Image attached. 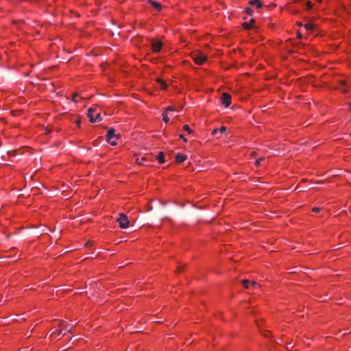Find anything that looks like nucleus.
<instances>
[{
    "label": "nucleus",
    "instance_id": "2",
    "mask_svg": "<svg viewBox=\"0 0 351 351\" xmlns=\"http://www.w3.org/2000/svg\"><path fill=\"white\" fill-rule=\"evenodd\" d=\"M117 221L119 223L121 228H127L130 226V221L127 216L123 213H119V217L117 218Z\"/></svg>",
    "mask_w": 351,
    "mask_h": 351
},
{
    "label": "nucleus",
    "instance_id": "4",
    "mask_svg": "<svg viewBox=\"0 0 351 351\" xmlns=\"http://www.w3.org/2000/svg\"><path fill=\"white\" fill-rule=\"evenodd\" d=\"M162 46V43L160 40H153L152 41V49L154 52L157 53V52L160 51Z\"/></svg>",
    "mask_w": 351,
    "mask_h": 351
},
{
    "label": "nucleus",
    "instance_id": "37",
    "mask_svg": "<svg viewBox=\"0 0 351 351\" xmlns=\"http://www.w3.org/2000/svg\"><path fill=\"white\" fill-rule=\"evenodd\" d=\"M292 348H293V346H290V344L287 346V349Z\"/></svg>",
    "mask_w": 351,
    "mask_h": 351
},
{
    "label": "nucleus",
    "instance_id": "19",
    "mask_svg": "<svg viewBox=\"0 0 351 351\" xmlns=\"http://www.w3.org/2000/svg\"><path fill=\"white\" fill-rule=\"evenodd\" d=\"M264 160V158L261 157V158H258L256 160V162H255V165L256 167H258L261 165V161H263Z\"/></svg>",
    "mask_w": 351,
    "mask_h": 351
},
{
    "label": "nucleus",
    "instance_id": "34",
    "mask_svg": "<svg viewBox=\"0 0 351 351\" xmlns=\"http://www.w3.org/2000/svg\"><path fill=\"white\" fill-rule=\"evenodd\" d=\"M182 271V268L181 267H178L177 268V271H178V272H180V271Z\"/></svg>",
    "mask_w": 351,
    "mask_h": 351
},
{
    "label": "nucleus",
    "instance_id": "23",
    "mask_svg": "<svg viewBox=\"0 0 351 351\" xmlns=\"http://www.w3.org/2000/svg\"><path fill=\"white\" fill-rule=\"evenodd\" d=\"M306 6H307V8H308V9H311V8H312L313 5H312V3H311V1H307V2L306 3Z\"/></svg>",
    "mask_w": 351,
    "mask_h": 351
},
{
    "label": "nucleus",
    "instance_id": "38",
    "mask_svg": "<svg viewBox=\"0 0 351 351\" xmlns=\"http://www.w3.org/2000/svg\"><path fill=\"white\" fill-rule=\"evenodd\" d=\"M67 332L71 333V330L69 329V330H67Z\"/></svg>",
    "mask_w": 351,
    "mask_h": 351
},
{
    "label": "nucleus",
    "instance_id": "14",
    "mask_svg": "<svg viewBox=\"0 0 351 351\" xmlns=\"http://www.w3.org/2000/svg\"><path fill=\"white\" fill-rule=\"evenodd\" d=\"M254 23V19H251L250 20V23H243V27L245 28V29H250L251 28V23Z\"/></svg>",
    "mask_w": 351,
    "mask_h": 351
},
{
    "label": "nucleus",
    "instance_id": "17",
    "mask_svg": "<svg viewBox=\"0 0 351 351\" xmlns=\"http://www.w3.org/2000/svg\"><path fill=\"white\" fill-rule=\"evenodd\" d=\"M162 119H163L164 122H165V123H168L169 121V119L167 116V113L165 112L162 114Z\"/></svg>",
    "mask_w": 351,
    "mask_h": 351
},
{
    "label": "nucleus",
    "instance_id": "35",
    "mask_svg": "<svg viewBox=\"0 0 351 351\" xmlns=\"http://www.w3.org/2000/svg\"><path fill=\"white\" fill-rule=\"evenodd\" d=\"M340 84L342 85V86H344L346 84V82L342 80L340 82Z\"/></svg>",
    "mask_w": 351,
    "mask_h": 351
},
{
    "label": "nucleus",
    "instance_id": "22",
    "mask_svg": "<svg viewBox=\"0 0 351 351\" xmlns=\"http://www.w3.org/2000/svg\"><path fill=\"white\" fill-rule=\"evenodd\" d=\"M107 141H108V142L110 144H111V145H113V146H114V145H117V142H116V141H112V139H108V140H107Z\"/></svg>",
    "mask_w": 351,
    "mask_h": 351
},
{
    "label": "nucleus",
    "instance_id": "20",
    "mask_svg": "<svg viewBox=\"0 0 351 351\" xmlns=\"http://www.w3.org/2000/svg\"><path fill=\"white\" fill-rule=\"evenodd\" d=\"M173 110H175L174 107H173V106H168V107L166 108V110H165V112H167H167H169V111H173Z\"/></svg>",
    "mask_w": 351,
    "mask_h": 351
},
{
    "label": "nucleus",
    "instance_id": "32",
    "mask_svg": "<svg viewBox=\"0 0 351 351\" xmlns=\"http://www.w3.org/2000/svg\"><path fill=\"white\" fill-rule=\"evenodd\" d=\"M77 95H78L77 94H73V95L72 100H73V101L76 102V101H75V97H77Z\"/></svg>",
    "mask_w": 351,
    "mask_h": 351
},
{
    "label": "nucleus",
    "instance_id": "5",
    "mask_svg": "<svg viewBox=\"0 0 351 351\" xmlns=\"http://www.w3.org/2000/svg\"><path fill=\"white\" fill-rule=\"evenodd\" d=\"M119 136L115 134V130L113 128H110L107 134V140L112 138H118Z\"/></svg>",
    "mask_w": 351,
    "mask_h": 351
},
{
    "label": "nucleus",
    "instance_id": "12",
    "mask_svg": "<svg viewBox=\"0 0 351 351\" xmlns=\"http://www.w3.org/2000/svg\"><path fill=\"white\" fill-rule=\"evenodd\" d=\"M304 26V28L308 31L312 30L314 27V25L311 23H308L305 24Z\"/></svg>",
    "mask_w": 351,
    "mask_h": 351
},
{
    "label": "nucleus",
    "instance_id": "29",
    "mask_svg": "<svg viewBox=\"0 0 351 351\" xmlns=\"http://www.w3.org/2000/svg\"><path fill=\"white\" fill-rule=\"evenodd\" d=\"M179 137L180 138H182L184 142H186L187 141V139L186 138H184V135L183 134H180Z\"/></svg>",
    "mask_w": 351,
    "mask_h": 351
},
{
    "label": "nucleus",
    "instance_id": "40",
    "mask_svg": "<svg viewBox=\"0 0 351 351\" xmlns=\"http://www.w3.org/2000/svg\"><path fill=\"white\" fill-rule=\"evenodd\" d=\"M350 108H351V104H350Z\"/></svg>",
    "mask_w": 351,
    "mask_h": 351
},
{
    "label": "nucleus",
    "instance_id": "10",
    "mask_svg": "<svg viewBox=\"0 0 351 351\" xmlns=\"http://www.w3.org/2000/svg\"><path fill=\"white\" fill-rule=\"evenodd\" d=\"M156 81H157V82L158 84H160L161 88L165 89V88H167V83L164 80H162V79L158 78V79L156 80Z\"/></svg>",
    "mask_w": 351,
    "mask_h": 351
},
{
    "label": "nucleus",
    "instance_id": "15",
    "mask_svg": "<svg viewBox=\"0 0 351 351\" xmlns=\"http://www.w3.org/2000/svg\"><path fill=\"white\" fill-rule=\"evenodd\" d=\"M95 112V109L90 108L88 110V116L90 118V121L91 120V117H93V112Z\"/></svg>",
    "mask_w": 351,
    "mask_h": 351
},
{
    "label": "nucleus",
    "instance_id": "26",
    "mask_svg": "<svg viewBox=\"0 0 351 351\" xmlns=\"http://www.w3.org/2000/svg\"><path fill=\"white\" fill-rule=\"evenodd\" d=\"M57 334L58 336L62 334V330H56L53 334Z\"/></svg>",
    "mask_w": 351,
    "mask_h": 351
},
{
    "label": "nucleus",
    "instance_id": "36",
    "mask_svg": "<svg viewBox=\"0 0 351 351\" xmlns=\"http://www.w3.org/2000/svg\"><path fill=\"white\" fill-rule=\"evenodd\" d=\"M251 156H252V157H254V156H256V153L255 152H252V153L251 154Z\"/></svg>",
    "mask_w": 351,
    "mask_h": 351
},
{
    "label": "nucleus",
    "instance_id": "11",
    "mask_svg": "<svg viewBox=\"0 0 351 351\" xmlns=\"http://www.w3.org/2000/svg\"><path fill=\"white\" fill-rule=\"evenodd\" d=\"M101 120V114L99 113H97L95 116V117H91V123H95L97 121H100Z\"/></svg>",
    "mask_w": 351,
    "mask_h": 351
},
{
    "label": "nucleus",
    "instance_id": "13",
    "mask_svg": "<svg viewBox=\"0 0 351 351\" xmlns=\"http://www.w3.org/2000/svg\"><path fill=\"white\" fill-rule=\"evenodd\" d=\"M250 281L248 280H243L241 281L242 285L246 289H248L250 287Z\"/></svg>",
    "mask_w": 351,
    "mask_h": 351
},
{
    "label": "nucleus",
    "instance_id": "7",
    "mask_svg": "<svg viewBox=\"0 0 351 351\" xmlns=\"http://www.w3.org/2000/svg\"><path fill=\"white\" fill-rule=\"evenodd\" d=\"M187 158L186 156L183 154H177L176 156V161L178 163L184 162Z\"/></svg>",
    "mask_w": 351,
    "mask_h": 351
},
{
    "label": "nucleus",
    "instance_id": "6",
    "mask_svg": "<svg viewBox=\"0 0 351 351\" xmlns=\"http://www.w3.org/2000/svg\"><path fill=\"white\" fill-rule=\"evenodd\" d=\"M149 3H150V5L152 6H153L157 11H160L162 10V5L158 3V2H156V1H152V0H149Z\"/></svg>",
    "mask_w": 351,
    "mask_h": 351
},
{
    "label": "nucleus",
    "instance_id": "24",
    "mask_svg": "<svg viewBox=\"0 0 351 351\" xmlns=\"http://www.w3.org/2000/svg\"><path fill=\"white\" fill-rule=\"evenodd\" d=\"M145 160V158H141V160L139 158H136V162L138 163L139 165H142V161Z\"/></svg>",
    "mask_w": 351,
    "mask_h": 351
},
{
    "label": "nucleus",
    "instance_id": "16",
    "mask_svg": "<svg viewBox=\"0 0 351 351\" xmlns=\"http://www.w3.org/2000/svg\"><path fill=\"white\" fill-rule=\"evenodd\" d=\"M183 129L187 132L189 134H192L193 132V131L192 130L190 129L189 126L188 125H184L183 126Z\"/></svg>",
    "mask_w": 351,
    "mask_h": 351
},
{
    "label": "nucleus",
    "instance_id": "31",
    "mask_svg": "<svg viewBox=\"0 0 351 351\" xmlns=\"http://www.w3.org/2000/svg\"><path fill=\"white\" fill-rule=\"evenodd\" d=\"M64 324H65V322L62 320L59 322L58 326H64Z\"/></svg>",
    "mask_w": 351,
    "mask_h": 351
},
{
    "label": "nucleus",
    "instance_id": "33",
    "mask_svg": "<svg viewBox=\"0 0 351 351\" xmlns=\"http://www.w3.org/2000/svg\"><path fill=\"white\" fill-rule=\"evenodd\" d=\"M75 123H76V125H77V126H80V123H81L80 120H77V121H75Z\"/></svg>",
    "mask_w": 351,
    "mask_h": 351
},
{
    "label": "nucleus",
    "instance_id": "39",
    "mask_svg": "<svg viewBox=\"0 0 351 351\" xmlns=\"http://www.w3.org/2000/svg\"><path fill=\"white\" fill-rule=\"evenodd\" d=\"M298 37H299V38H301V37H302V36H301V34H298Z\"/></svg>",
    "mask_w": 351,
    "mask_h": 351
},
{
    "label": "nucleus",
    "instance_id": "28",
    "mask_svg": "<svg viewBox=\"0 0 351 351\" xmlns=\"http://www.w3.org/2000/svg\"><path fill=\"white\" fill-rule=\"evenodd\" d=\"M320 210H321V208H317V207H316V208H314L313 209V211L314 213H318V212H319Z\"/></svg>",
    "mask_w": 351,
    "mask_h": 351
},
{
    "label": "nucleus",
    "instance_id": "21",
    "mask_svg": "<svg viewBox=\"0 0 351 351\" xmlns=\"http://www.w3.org/2000/svg\"><path fill=\"white\" fill-rule=\"evenodd\" d=\"M218 130L220 133H223L226 131V128L225 126H221Z\"/></svg>",
    "mask_w": 351,
    "mask_h": 351
},
{
    "label": "nucleus",
    "instance_id": "27",
    "mask_svg": "<svg viewBox=\"0 0 351 351\" xmlns=\"http://www.w3.org/2000/svg\"><path fill=\"white\" fill-rule=\"evenodd\" d=\"M219 132V130L218 129H214L213 131H212V134L213 135H216L217 133Z\"/></svg>",
    "mask_w": 351,
    "mask_h": 351
},
{
    "label": "nucleus",
    "instance_id": "30",
    "mask_svg": "<svg viewBox=\"0 0 351 351\" xmlns=\"http://www.w3.org/2000/svg\"><path fill=\"white\" fill-rule=\"evenodd\" d=\"M339 89L342 91L343 93H347V90L346 88H339Z\"/></svg>",
    "mask_w": 351,
    "mask_h": 351
},
{
    "label": "nucleus",
    "instance_id": "3",
    "mask_svg": "<svg viewBox=\"0 0 351 351\" xmlns=\"http://www.w3.org/2000/svg\"><path fill=\"white\" fill-rule=\"evenodd\" d=\"M222 104L228 107L231 104V96L226 93H223L221 97Z\"/></svg>",
    "mask_w": 351,
    "mask_h": 351
},
{
    "label": "nucleus",
    "instance_id": "18",
    "mask_svg": "<svg viewBox=\"0 0 351 351\" xmlns=\"http://www.w3.org/2000/svg\"><path fill=\"white\" fill-rule=\"evenodd\" d=\"M250 284L254 288H256V287H261V285L259 284H258L255 281H250Z\"/></svg>",
    "mask_w": 351,
    "mask_h": 351
},
{
    "label": "nucleus",
    "instance_id": "9",
    "mask_svg": "<svg viewBox=\"0 0 351 351\" xmlns=\"http://www.w3.org/2000/svg\"><path fill=\"white\" fill-rule=\"evenodd\" d=\"M156 159L158 160V162L162 164V163H164L165 162V155L162 152H160L157 156H156Z\"/></svg>",
    "mask_w": 351,
    "mask_h": 351
},
{
    "label": "nucleus",
    "instance_id": "25",
    "mask_svg": "<svg viewBox=\"0 0 351 351\" xmlns=\"http://www.w3.org/2000/svg\"><path fill=\"white\" fill-rule=\"evenodd\" d=\"M245 11L247 14H252V10L250 8H245Z\"/></svg>",
    "mask_w": 351,
    "mask_h": 351
},
{
    "label": "nucleus",
    "instance_id": "1",
    "mask_svg": "<svg viewBox=\"0 0 351 351\" xmlns=\"http://www.w3.org/2000/svg\"><path fill=\"white\" fill-rule=\"evenodd\" d=\"M192 58L197 64H202L207 60V56L200 51H195L193 53Z\"/></svg>",
    "mask_w": 351,
    "mask_h": 351
},
{
    "label": "nucleus",
    "instance_id": "8",
    "mask_svg": "<svg viewBox=\"0 0 351 351\" xmlns=\"http://www.w3.org/2000/svg\"><path fill=\"white\" fill-rule=\"evenodd\" d=\"M249 4L257 8H261L263 6V3L260 0H250L249 1Z\"/></svg>",
    "mask_w": 351,
    "mask_h": 351
}]
</instances>
